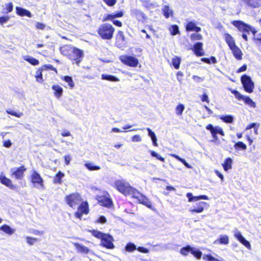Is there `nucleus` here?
Here are the masks:
<instances>
[{
	"mask_svg": "<svg viewBox=\"0 0 261 261\" xmlns=\"http://www.w3.org/2000/svg\"><path fill=\"white\" fill-rule=\"evenodd\" d=\"M112 186L117 189L120 193L124 195H135L138 193L136 192V189L132 187L129 183L125 179H117L114 181L112 185Z\"/></svg>",
	"mask_w": 261,
	"mask_h": 261,
	"instance_id": "obj_1",
	"label": "nucleus"
},
{
	"mask_svg": "<svg viewBox=\"0 0 261 261\" xmlns=\"http://www.w3.org/2000/svg\"><path fill=\"white\" fill-rule=\"evenodd\" d=\"M91 233L95 237L101 240L100 245L108 249H113L114 245L113 243L114 238L109 234L103 233L99 231L93 230Z\"/></svg>",
	"mask_w": 261,
	"mask_h": 261,
	"instance_id": "obj_2",
	"label": "nucleus"
},
{
	"mask_svg": "<svg viewBox=\"0 0 261 261\" xmlns=\"http://www.w3.org/2000/svg\"><path fill=\"white\" fill-rule=\"evenodd\" d=\"M232 24L235 26L239 31L242 33V37L245 41L248 40L247 34H249L250 32H251L254 35L256 33V31L254 28L251 25L245 23L242 21H233Z\"/></svg>",
	"mask_w": 261,
	"mask_h": 261,
	"instance_id": "obj_3",
	"label": "nucleus"
},
{
	"mask_svg": "<svg viewBox=\"0 0 261 261\" xmlns=\"http://www.w3.org/2000/svg\"><path fill=\"white\" fill-rule=\"evenodd\" d=\"M114 31L115 29L111 24L104 23L100 25L98 33L103 39L110 40L112 38Z\"/></svg>",
	"mask_w": 261,
	"mask_h": 261,
	"instance_id": "obj_4",
	"label": "nucleus"
},
{
	"mask_svg": "<svg viewBox=\"0 0 261 261\" xmlns=\"http://www.w3.org/2000/svg\"><path fill=\"white\" fill-rule=\"evenodd\" d=\"M82 201V197L78 193H73L66 197L67 204L73 208H76Z\"/></svg>",
	"mask_w": 261,
	"mask_h": 261,
	"instance_id": "obj_5",
	"label": "nucleus"
},
{
	"mask_svg": "<svg viewBox=\"0 0 261 261\" xmlns=\"http://www.w3.org/2000/svg\"><path fill=\"white\" fill-rule=\"evenodd\" d=\"M31 181L34 184V187L43 190L45 188L43 179L39 174L34 171L31 174Z\"/></svg>",
	"mask_w": 261,
	"mask_h": 261,
	"instance_id": "obj_6",
	"label": "nucleus"
},
{
	"mask_svg": "<svg viewBox=\"0 0 261 261\" xmlns=\"http://www.w3.org/2000/svg\"><path fill=\"white\" fill-rule=\"evenodd\" d=\"M241 82L245 90L248 93H252L254 88L253 82L251 77L247 75H244L241 77Z\"/></svg>",
	"mask_w": 261,
	"mask_h": 261,
	"instance_id": "obj_7",
	"label": "nucleus"
},
{
	"mask_svg": "<svg viewBox=\"0 0 261 261\" xmlns=\"http://www.w3.org/2000/svg\"><path fill=\"white\" fill-rule=\"evenodd\" d=\"M84 53L83 50L73 47L69 58L70 60L75 61V63L79 65L81 62Z\"/></svg>",
	"mask_w": 261,
	"mask_h": 261,
	"instance_id": "obj_8",
	"label": "nucleus"
},
{
	"mask_svg": "<svg viewBox=\"0 0 261 261\" xmlns=\"http://www.w3.org/2000/svg\"><path fill=\"white\" fill-rule=\"evenodd\" d=\"M26 170L24 166L20 167H13L10 169L12 176H14L17 179H22L24 177V172Z\"/></svg>",
	"mask_w": 261,
	"mask_h": 261,
	"instance_id": "obj_9",
	"label": "nucleus"
},
{
	"mask_svg": "<svg viewBox=\"0 0 261 261\" xmlns=\"http://www.w3.org/2000/svg\"><path fill=\"white\" fill-rule=\"evenodd\" d=\"M120 59L122 63L130 67H136L138 64V60L132 56H121Z\"/></svg>",
	"mask_w": 261,
	"mask_h": 261,
	"instance_id": "obj_10",
	"label": "nucleus"
},
{
	"mask_svg": "<svg viewBox=\"0 0 261 261\" xmlns=\"http://www.w3.org/2000/svg\"><path fill=\"white\" fill-rule=\"evenodd\" d=\"M136 192L138 193V194H136V195L135 194V195L132 194L131 196L133 198L138 199L139 203H142L147 207L150 208L151 207V203L149 200V199L144 195L140 193L137 189Z\"/></svg>",
	"mask_w": 261,
	"mask_h": 261,
	"instance_id": "obj_11",
	"label": "nucleus"
},
{
	"mask_svg": "<svg viewBox=\"0 0 261 261\" xmlns=\"http://www.w3.org/2000/svg\"><path fill=\"white\" fill-rule=\"evenodd\" d=\"M97 199L100 205L107 207H110L113 204V202L108 193H107L106 195L101 196H97Z\"/></svg>",
	"mask_w": 261,
	"mask_h": 261,
	"instance_id": "obj_12",
	"label": "nucleus"
},
{
	"mask_svg": "<svg viewBox=\"0 0 261 261\" xmlns=\"http://www.w3.org/2000/svg\"><path fill=\"white\" fill-rule=\"evenodd\" d=\"M89 213L88 202H82L78 208V211L75 213L76 217L81 219L83 214H87Z\"/></svg>",
	"mask_w": 261,
	"mask_h": 261,
	"instance_id": "obj_13",
	"label": "nucleus"
},
{
	"mask_svg": "<svg viewBox=\"0 0 261 261\" xmlns=\"http://www.w3.org/2000/svg\"><path fill=\"white\" fill-rule=\"evenodd\" d=\"M234 236L235 238L242 244H243L246 247H247L249 249H251V245L250 243L242 236L240 231H239L238 230H236L234 232Z\"/></svg>",
	"mask_w": 261,
	"mask_h": 261,
	"instance_id": "obj_14",
	"label": "nucleus"
},
{
	"mask_svg": "<svg viewBox=\"0 0 261 261\" xmlns=\"http://www.w3.org/2000/svg\"><path fill=\"white\" fill-rule=\"evenodd\" d=\"M0 181L11 190H14L16 189V186L12 184L11 179L6 177L3 173L0 175Z\"/></svg>",
	"mask_w": 261,
	"mask_h": 261,
	"instance_id": "obj_15",
	"label": "nucleus"
},
{
	"mask_svg": "<svg viewBox=\"0 0 261 261\" xmlns=\"http://www.w3.org/2000/svg\"><path fill=\"white\" fill-rule=\"evenodd\" d=\"M72 244L79 253L87 254L90 252L92 254H94L93 252L91 251L88 248L81 244L78 243H72Z\"/></svg>",
	"mask_w": 261,
	"mask_h": 261,
	"instance_id": "obj_16",
	"label": "nucleus"
},
{
	"mask_svg": "<svg viewBox=\"0 0 261 261\" xmlns=\"http://www.w3.org/2000/svg\"><path fill=\"white\" fill-rule=\"evenodd\" d=\"M206 204L205 202L200 201L196 203V206L193 208L189 210L190 212L200 213H202L204 210V206Z\"/></svg>",
	"mask_w": 261,
	"mask_h": 261,
	"instance_id": "obj_17",
	"label": "nucleus"
},
{
	"mask_svg": "<svg viewBox=\"0 0 261 261\" xmlns=\"http://www.w3.org/2000/svg\"><path fill=\"white\" fill-rule=\"evenodd\" d=\"M187 197L188 198L189 202L197 201L200 199L208 200V197L206 195H201L199 196H193L192 194L188 193L187 194Z\"/></svg>",
	"mask_w": 261,
	"mask_h": 261,
	"instance_id": "obj_18",
	"label": "nucleus"
},
{
	"mask_svg": "<svg viewBox=\"0 0 261 261\" xmlns=\"http://www.w3.org/2000/svg\"><path fill=\"white\" fill-rule=\"evenodd\" d=\"M203 44L201 42H198L195 44L193 50L195 54L197 56H202L204 55V53L202 49Z\"/></svg>",
	"mask_w": 261,
	"mask_h": 261,
	"instance_id": "obj_19",
	"label": "nucleus"
},
{
	"mask_svg": "<svg viewBox=\"0 0 261 261\" xmlns=\"http://www.w3.org/2000/svg\"><path fill=\"white\" fill-rule=\"evenodd\" d=\"M116 44L119 47H121L123 42H124L125 37L123 32L119 31L116 35Z\"/></svg>",
	"mask_w": 261,
	"mask_h": 261,
	"instance_id": "obj_20",
	"label": "nucleus"
},
{
	"mask_svg": "<svg viewBox=\"0 0 261 261\" xmlns=\"http://www.w3.org/2000/svg\"><path fill=\"white\" fill-rule=\"evenodd\" d=\"M16 10L17 14L20 16H27L29 17H32V15L30 11L22 8L16 7Z\"/></svg>",
	"mask_w": 261,
	"mask_h": 261,
	"instance_id": "obj_21",
	"label": "nucleus"
},
{
	"mask_svg": "<svg viewBox=\"0 0 261 261\" xmlns=\"http://www.w3.org/2000/svg\"><path fill=\"white\" fill-rule=\"evenodd\" d=\"M73 47V46L68 45H64L60 47L61 53L62 55L69 57L71 54V51H72Z\"/></svg>",
	"mask_w": 261,
	"mask_h": 261,
	"instance_id": "obj_22",
	"label": "nucleus"
},
{
	"mask_svg": "<svg viewBox=\"0 0 261 261\" xmlns=\"http://www.w3.org/2000/svg\"><path fill=\"white\" fill-rule=\"evenodd\" d=\"M224 36L225 41L230 49L236 46L233 37L230 34H225Z\"/></svg>",
	"mask_w": 261,
	"mask_h": 261,
	"instance_id": "obj_23",
	"label": "nucleus"
},
{
	"mask_svg": "<svg viewBox=\"0 0 261 261\" xmlns=\"http://www.w3.org/2000/svg\"><path fill=\"white\" fill-rule=\"evenodd\" d=\"M186 30L187 31L198 32L201 31V28L199 27H197L193 22H190L186 25Z\"/></svg>",
	"mask_w": 261,
	"mask_h": 261,
	"instance_id": "obj_24",
	"label": "nucleus"
},
{
	"mask_svg": "<svg viewBox=\"0 0 261 261\" xmlns=\"http://www.w3.org/2000/svg\"><path fill=\"white\" fill-rule=\"evenodd\" d=\"M214 243L227 245L229 243V238L227 235H221L219 239L216 240Z\"/></svg>",
	"mask_w": 261,
	"mask_h": 261,
	"instance_id": "obj_25",
	"label": "nucleus"
},
{
	"mask_svg": "<svg viewBox=\"0 0 261 261\" xmlns=\"http://www.w3.org/2000/svg\"><path fill=\"white\" fill-rule=\"evenodd\" d=\"M232 160L230 158H227L225 159L224 163L222 164V166L225 171L231 169L232 168Z\"/></svg>",
	"mask_w": 261,
	"mask_h": 261,
	"instance_id": "obj_26",
	"label": "nucleus"
},
{
	"mask_svg": "<svg viewBox=\"0 0 261 261\" xmlns=\"http://www.w3.org/2000/svg\"><path fill=\"white\" fill-rule=\"evenodd\" d=\"M233 56L237 60L242 59V53L240 49L236 45L231 49Z\"/></svg>",
	"mask_w": 261,
	"mask_h": 261,
	"instance_id": "obj_27",
	"label": "nucleus"
},
{
	"mask_svg": "<svg viewBox=\"0 0 261 261\" xmlns=\"http://www.w3.org/2000/svg\"><path fill=\"white\" fill-rule=\"evenodd\" d=\"M162 11L163 12L164 15L167 18L173 15V11L170 8L169 6L168 5H165L163 6L162 8Z\"/></svg>",
	"mask_w": 261,
	"mask_h": 261,
	"instance_id": "obj_28",
	"label": "nucleus"
},
{
	"mask_svg": "<svg viewBox=\"0 0 261 261\" xmlns=\"http://www.w3.org/2000/svg\"><path fill=\"white\" fill-rule=\"evenodd\" d=\"M0 230L9 235H12L15 232V229L12 228L7 225H4L0 227Z\"/></svg>",
	"mask_w": 261,
	"mask_h": 261,
	"instance_id": "obj_29",
	"label": "nucleus"
},
{
	"mask_svg": "<svg viewBox=\"0 0 261 261\" xmlns=\"http://www.w3.org/2000/svg\"><path fill=\"white\" fill-rule=\"evenodd\" d=\"M241 100H243L246 105L252 108L256 107L255 103L248 96L243 95Z\"/></svg>",
	"mask_w": 261,
	"mask_h": 261,
	"instance_id": "obj_30",
	"label": "nucleus"
},
{
	"mask_svg": "<svg viewBox=\"0 0 261 261\" xmlns=\"http://www.w3.org/2000/svg\"><path fill=\"white\" fill-rule=\"evenodd\" d=\"M23 58L24 60L28 62L33 65H37L39 63V62L38 60L30 56H24Z\"/></svg>",
	"mask_w": 261,
	"mask_h": 261,
	"instance_id": "obj_31",
	"label": "nucleus"
},
{
	"mask_svg": "<svg viewBox=\"0 0 261 261\" xmlns=\"http://www.w3.org/2000/svg\"><path fill=\"white\" fill-rule=\"evenodd\" d=\"M52 89L55 91V95L57 97L59 98L62 95L63 89L60 86L54 85L52 87Z\"/></svg>",
	"mask_w": 261,
	"mask_h": 261,
	"instance_id": "obj_32",
	"label": "nucleus"
},
{
	"mask_svg": "<svg viewBox=\"0 0 261 261\" xmlns=\"http://www.w3.org/2000/svg\"><path fill=\"white\" fill-rule=\"evenodd\" d=\"M148 131V136L151 138L153 144L155 146H158V143H156L157 139L155 134L149 128H147Z\"/></svg>",
	"mask_w": 261,
	"mask_h": 261,
	"instance_id": "obj_33",
	"label": "nucleus"
},
{
	"mask_svg": "<svg viewBox=\"0 0 261 261\" xmlns=\"http://www.w3.org/2000/svg\"><path fill=\"white\" fill-rule=\"evenodd\" d=\"M101 79L112 82H118L119 81L118 78L113 75L105 74H102L101 75Z\"/></svg>",
	"mask_w": 261,
	"mask_h": 261,
	"instance_id": "obj_34",
	"label": "nucleus"
},
{
	"mask_svg": "<svg viewBox=\"0 0 261 261\" xmlns=\"http://www.w3.org/2000/svg\"><path fill=\"white\" fill-rule=\"evenodd\" d=\"M185 109V107L183 104H178L175 109L176 114L179 116L182 115Z\"/></svg>",
	"mask_w": 261,
	"mask_h": 261,
	"instance_id": "obj_35",
	"label": "nucleus"
},
{
	"mask_svg": "<svg viewBox=\"0 0 261 261\" xmlns=\"http://www.w3.org/2000/svg\"><path fill=\"white\" fill-rule=\"evenodd\" d=\"M171 61L174 67L176 69H179L181 62L180 58L178 57H174L172 59Z\"/></svg>",
	"mask_w": 261,
	"mask_h": 261,
	"instance_id": "obj_36",
	"label": "nucleus"
},
{
	"mask_svg": "<svg viewBox=\"0 0 261 261\" xmlns=\"http://www.w3.org/2000/svg\"><path fill=\"white\" fill-rule=\"evenodd\" d=\"M220 119L226 123H232L233 121V117L230 115L222 116Z\"/></svg>",
	"mask_w": 261,
	"mask_h": 261,
	"instance_id": "obj_37",
	"label": "nucleus"
},
{
	"mask_svg": "<svg viewBox=\"0 0 261 261\" xmlns=\"http://www.w3.org/2000/svg\"><path fill=\"white\" fill-rule=\"evenodd\" d=\"M64 176V174L59 171L54 178V183L60 184L61 182V179Z\"/></svg>",
	"mask_w": 261,
	"mask_h": 261,
	"instance_id": "obj_38",
	"label": "nucleus"
},
{
	"mask_svg": "<svg viewBox=\"0 0 261 261\" xmlns=\"http://www.w3.org/2000/svg\"><path fill=\"white\" fill-rule=\"evenodd\" d=\"M42 71H43V70H42L41 68H39L36 72L35 76H36L37 81L38 82L41 83L43 82L42 74Z\"/></svg>",
	"mask_w": 261,
	"mask_h": 261,
	"instance_id": "obj_39",
	"label": "nucleus"
},
{
	"mask_svg": "<svg viewBox=\"0 0 261 261\" xmlns=\"http://www.w3.org/2000/svg\"><path fill=\"white\" fill-rule=\"evenodd\" d=\"M85 165L89 170H98L100 169L99 166L94 165L93 163H86Z\"/></svg>",
	"mask_w": 261,
	"mask_h": 261,
	"instance_id": "obj_40",
	"label": "nucleus"
},
{
	"mask_svg": "<svg viewBox=\"0 0 261 261\" xmlns=\"http://www.w3.org/2000/svg\"><path fill=\"white\" fill-rule=\"evenodd\" d=\"M191 253L198 259H200L201 257L202 252L198 249H195L192 247Z\"/></svg>",
	"mask_w": 261,
	"mask_h": 261,
	"instance_id": "obj_41",
	"label": "nucleus"
},
{
	"mask_svg": "<svg viewBox=\"0 0 261 261\" xmlns=\"http://www.w3.org/2000/svg\"><path fill=\"white\" fill-rule=\"evenodd\" d=\"M169 30L172 35H176L179 33L178 27L177 25H172Z\"/></svg>",
	"mask_w": 261,
	"mask_h": 261,
	"instance_id": "obj_42",
	"label": "nucleus"
},
{
	"mask_svg": "<svg viewBox=\"0 0 261 261\" xmlns=\"http://www.w3.org/2000/svg\"><path fill=\"white\" fill-rule=\"evenodd\" d=\"M234 147L236 149H238L240 148H242L243 150H246L247 149L246 145L240 141L236 143L234 145Z\"/></svg>",
	"mask_w": 261,
	"mask_h": 261,
	"instance_id": "obj_43",
	"label": "nucleus"
},
{
	"mask_svg": "<svg viewBox=\"0 0 261 261\" xmlns=\"http://www.w3.org/2000/svg\"><path fill=\"white\" fill-rule=\"evenodd\" d=\"M64 81L68 84L69 86L72 88L74 86V83L73 82L72 79L70 76H65L64 77Z\"/></svg>",
	"mask_w": 261,
	"mask_h": 261,
	"instance_id": "obj_44",
	"label": "nucleus"
},
{
	"mask_svg": "<svg viewBox=\"0 0 261 261\" xmlns=\"http://www.w3.org/2000/svg\"><path fill=\"white\" fill-rule=\"evenodd\" d=\"M192 247L190 246H187L186 247H183L180 249V252L181 254L187 255L188 252L191 251Z\"/></svg>",
	"mask_w": 261,
	"mask_h": 261,
	"instance_id": "obj_45",
	"label": "nucleus"
},
{
	"mask_svg": "<svg viewBox=\"0 0 261 261\" xmlns=\"http://www.w3.org/2000/svg\"><path fill=\"white\" fill-rule=\"evenodd\" d=\"M203 259L207 261H223L220 260L217 258H215L210 254L205 255L203 256Z\"/></svg>",
	"mask_w": 261,
	"mask_h": 261,
	"instance_id": "obj_46",
	"label": "nucleus"
},
{
	"mask_svg": "<svg viewBox=\"0 0 261 261\" xmlns=\"http://www.w3.org/2000/svg\"><path fill=\"white\" fill-rule=\"evenodd\" d=\"M6 112L8 114L16 116L18 118L21 117L23 115V113L21 112L17 113L14 111L11 110H7Z\"/></svg>",
	"mask_w": 261,
	"mask_h": 261,
	"instance_id": "obj_47",
	"label": "nucleus"
},
{
	"mask_svg": "<svg viewBox=\"0 0 261 261\" xmlns=\"http://www.w3.org/2000/svg\"><path fill=\"white\" fill-rule=\"evenodd\" d=\"M136 249V245L133 243H128L125 247L126 250L129 252H132Z\"/></svg>",
	"mask_w": 261,
	"mask_h": 261,
	"instance_id": "obj_48",
	"label": "nucleus"
},
{
	"mask_svg": "<svg viewBox=\"0 0 261 261\" xmlns=\"http://www.w3.org/2000/svg\"><path fill=\"white\" fill-rule=\"evenodd\" d=\"M212 133H215V134H220L222 136H224V133L223 131V129L222 128H221L219 126H215L214 128V129L213 130V132Z\"/></svg>",
	"mask_w": 261,
	"mask_h": 261,
	"instance_id": "obj_49",
	"label": "nucleus"
},
{
	"mask_svg": "<svg viewBox=\"0 0 261 261\" xmlns=\"http://www.w3.org/2000/svg\"><path fill=\"white\" fill-rule=\"evenodd\" d=\"M192 40H199L202 39V36L200 34L193 33L190 36Z\"/></svg>",
	"mask_w": 261,
	"mask_h": 261,
	"instance_id": "obj_50",
	"label": "nucleus"
},
{
	"mask_svg": "<svg viewBox=\"0 0 261 261\" xmlns=\"http://www.w3.org/2000/svg\"><path fill=\"white\" fill-rule=\"evenodd\" d=\"M27 242L31 245H34L36 242H37L38 239L34 238H32L30 237H27L26 238Z\"/></svg>",
	"mask_w": 261,
	"mask_h": 261,
	"instance_id": "obj_51",
	"label": "nucleus"
},
{
	"mask_svg": "<svg viewBox=\"0 0 261 261\" xmlns=\"http://www.w3.org/2000/svg\"><path fill=\"white\" fill-rule=\"evenodd\" d=\"M229 90H230L231 92L234 95L236 98H237L239 100H241V98L243 96V95H242L237 90H232L231 89H230Z\"/></svg>",
	"mask_w": 261,
	"mask_h": 261,
	"instance_id": "obj_52",
	"label": "nucleus"
},
{
	"mask_svg": "<svg viewBox=\"0 0 261 261\" xmlns=\"http://www.w3.org/2000/svg\"><path fill=\"white\" fill-rule=\"evenodd\" d=\"M229 90H230L231 92L234 95L236 98H237L239 100H241V98L243 96V95H242L237 90H232L231 89H230Z\"/></svg>",
	"mask_w": 261,
	"mask_h": 261,
	"instance_id": "obj_53",
	"label": "nucleus"
},
{
	"mask_svg": "<svg viewBox=\"0 0 261 261\" xmlns=\"http://www.w3.org/2000/svg\"><path fill=\"white\" fill-rule=\"evenodd\" d=\"M150 153L152 156L155 157L156 159L160 160L161 161H162V162L165 161V159L164 158L162 157L161 156H160L159 154L156 153L155 151H150Z\"/></svg>",
	"mask_w": 261,
	"mask_h": 261,
	"instance_id": "obj_54",
	"label": "nucleus"
},
{
	"mask_svg": "<svg viewBox=\"0 0 261 261\" xmlns=\"http://www.w3.org/2000/svg\"><path fill=\"white\" fill-rule=\"evenodd\" d=\"M41 68L43 70H47V69H51V70L55 71L56 72H57L56 69L54 67H53V66L50 64L43 65V66L41 67Z\"/></svg>",
	"mask_w": 261,
	"mask_h": 261,
	"instance_id": "obj_55",
	"label": "nucleus"
},
{
	"mask_svg": "<svg viewBox=\"0 0 261 261\" xmlns=\"http://www.w3.org/2000/svg\"><path fill=\"white\" fill-rule=\"evenodd\" d=\"M13 6L12 3L6 4V9L7 10L6 13L11 12L13 10Z\"/></svg>",
	"mask_w": 261,
	"mask_h": 261,
	"instance_id": "obj_56",
	"label": "nucleus"
},
{
	"mask_svg": "<svg viewBox=\"0 0 261 261\" xmlns=\"http://www.w3.org/2000/svg\"><path fill=\"white\" fill-rule=\"evenodd\" d=\"M10 19L8 16H5L0 17V24H3L4 23L7 22Z\"/></svg>",
	"mask_w": 261,
	"mask_h": 261,
	"instance_id": "obj_57",
	"label": "nucleus"
},
{
	"mask_svg": "<svg viewBox=\"0 0 261 261\" xmlns=\"http://www.w3.org/2000/svg\"><path fill=\"white\" fill-rule=\"evenodd\" d=\"M36 28L40 30H44L45 28V25L43 23H42L41 22H37L36 24Z\"/></svg>",
	"mask_w": 261,
	"mask_h": 261,
	"instance_id": "obj_58",
	"label": "nucleus"
},
{
	"mask_svg": "<svg viewBox=\"0 0 261 261\" xmlns=\"http://www.w3.org/2000/svg\"><path fill=\"white\" fill-rule=\"evenodd\" d=\"M132 140L133 142H141L142 141L141 137L137 135H134Z\"/></svg>",
	"mask_w": 261,
	"mask_h": 261,
	"instance_id": "obj_59",
	"label": "nucleus"
},
{
	"mask_svg": "<svg viewBox=\"0 0 261 261\" xmlns=\"http://www.w3.org/2000/svg\"><path fill=\"white\" fill-rule=\"evenodd\" d=\"M103 1L109 6H112L114 5L116 2V0H103Z\"/></svg>",
	"mask_w": 261,
	"mask_h": 261,
	"instance_id": "obj_60",
	"label": "nucleus"
},
{
	"mask_svg": "<svg viewBox=\"0 0 261 261\" xmlns=\"http://www.w3.org/2000/svg\"><path fill=\"white\" fill-rule=\"evenodd\" d=\"M201 100L202 101H205L207 103L210 102V100L208 99V96L206 94H203L201 96Z\"/></svg>",
	"mask_w": 261,
	"mask_h": 261,
	"instance_id": "obj_61",
	"label": "nucleus"
},
{
	"mask_svg": "<svg viewBox=\"0 0 261 261\" xmlns=\"http://www.w3.org/2000/svg\"><path fill=\"white\" fill-rule=\"evenodd\" d=\"M107 221V219L105 218V217L101 216H100L98 219L97 220V222L101 223H105Z\"/></svg>",
	"mask_w": 261,
	"mask_h": 261,
	"instance_id": "obj_62",
	"label": "nucleus"
},
{
	"mask_svg": "<svg viewBox=\"0 0 261 261\" xmlns=\"http://www.w3.org/2000/svg\"><path fill=\"white\" fill-rule=\"evenodd\" d=\"M115 18V16L114 14H108L106 17L104 18V21L108 20H113Z\"/></svg>",
	"mask_w": 261,
	"mask_h": 261,
	"instance_id": "obj_63",
	"label": "nucleus"
},
{
	"mask_svg": "<svg viewBox=\"0 0 261 261\" xmlns=\"http://www.w3.org/2000/svg\"><path fill=\"white\" fill-rule=\"evenodd\" d=\"M139 251L143 253H148L149 252V250L144 247H139L137 249Z\"/></svg>",
	"mask_w": 261,
	"mask_h": 261,
	"instance_id": "obj_64",
	"label": "nucleus"
}]
</instances>
